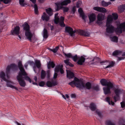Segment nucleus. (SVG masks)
<instances>
[{"label": "nucleus", "mask_w": 125, "mask_h": 125, "mask_svg": "<svg viewBox=\"0 0 125 125\" xmlns=\"http://www.w3.org/2000/svg\"><path fill=\"white\" fill-rule=\"evenodd\" d=\"M125 29V22H124L118 26L115 30V31L117 34H121L123 30Z\"/></svg>", "instance_id": "nucleus-9"}, {"label": "nucleus", "mask_w": 125, "mask_h": 125, "mask_svg": "<svg viewBox=\"0 0 125 125\" xmlns=\"http://www.w3.org/2000/svg\"><path fill=\"white\" fill-rule=\"evenodd\" d=\"M42 18L43 21H48L49 20V17L47 15L46 13L44 12L43 15L42 16Z\"/></svg>", "instance_id": "nucleus-23"}, {"label": "nucleus", "mask_w": 125, "mask_h": 125, "mask_svg": "<svg viewBox=\"0 0 125 125\" xmlns=\"http://www.w3.org/2000/svg\"><path fill=\"white\" fill-rule=\"evenodd\" d=\"M111 40L114 42H117L118 41V37L116 36H114L111 37Z\"/></svg>", "instance_id": "nucleus-36"}, {"label": "nucleus", "mask_w": 125, "mask_h": 125, "mask_svg": "<svg viewBox=\"0 0 125 125\" xmlns=\"http://www.w3.org/2000/svg\"><path fill=\"white\" fill-rule=\"evenodd\" d=\"M25 0H19L20 5L22 6H24L27 5V3L24 2Z\"/></svg>", "instance_id": "nucleus-35"}, {"label": "nucleus", "mask_w": 125, "mask_h": 125, "mask_svg": "<svg viewBox=\"0 0 125 125\" xmlns=\"http://www.w3.org/2000/svg\"><path fill=\"white\" fill-rule=\"evenodd\" d=\"M72 11L73 12V13L74 14L76 11V7L75 6L73 7L72 9Z\"/></svg>", "instance_id": "nucleus-57"}, {"label": "nucleus", "mask_w": 125, "mask_h": 125, "mask_svg": "<svg viewBox=\"0 0 125 125\" xmlns=\"http://www.w3.org/2000/svg\"><path fill=\"white\" fill-rule=\"evenodd\" d=\"M59 48V47L57 46L54 49H51L50 50L51 51L53 52L54 53H56L58 49Z\"/></svg>", "instance_id": "nucleus-43"}, {"label": "nucleus", "mask_w": 125, "mask_h": 125, "mask_svg": "<svg viewBox=\"0 0 125 125\" xmlns=\"http://www.w3.org/2000/svg\"><path fill=\"white\" fill-rule=\"evenodd\" d=\"M106 125H115L114 124L112 123L111 121L110 120H107L105 122Z\"/></svg>", "instance_id": "nucleus-39"}, {"label": "nucleus", "mask_w": 125, "mask_h": 125, "mask_svg": "<svg viewBox=\"0 0 125 125\" xmlns=\"http://www.w3.org/2000/svg\"><path fill=\"white\" fill-rule=\"evenodd\" d=\"M55 66V64L53 62L49 61L47 63V67L48 69H50L51 66L52 68H53Z\"/></svg>", "instance_id": "nucleus-29"}, {"label": "nucleus", "mask_w": 125, "mask_h": 125, "mask_svg": "<svg viewBox=\"0 0 125 125\" xmlns=\"http://www.w3.org/2000/svg\"><path fill=\"white\" fill-rule=\"evenodd\" d=\"M109 64L107 66L105 67L104 68V69H106L108 68H111V67L114 66L115 64V62L113 61H112L109 63Z\"/></svg>", "instance_id": "nucleus-34"}, {"label": "nucleus", "mask_w": 125, "mask_h": 125, "mask_svg": "<svg viewBox=\"0 0 125 125\" xmlns=\"http://www.w3.org/2000/svg\"><path fill=\"white\" fill-rule=\"evenodd\" d=\"M122 51L119 50H116L114 51L112 53V55L113 56H119L122 54L123 57H118V61H120L121 60H123L125 58L124 56L125 55V53H124L122 54Z\"/></svg>", "instance_id": "nucleus-7"}, {"label": "nucleus", "mask_w": 125, "mask_h": 125, "mask_svg": "<svg viewBox=\"0 0 125 125\" xmlns=\"http://www.w3.org/2000/svg\"><path fill=\"white\" fill-rule=\"evenodd\" d=\"M76 32L75 31H73V30L72 31V32L71 34V36H72L73 35V34L74 33H75Z\"/></svg>", "instance_id": "nucleus-59"}, {"label": "nucleus", "mask_w": 125, "mask_h": 125, "mask_svg": "<svg viewBox=\"0 0 125 125\" xmlns=\"http://www.w3.org/2000/svg\"><path fill=\"white\" fill-rule=\"evenodd\" d=\"M32 3L34 4V12L35 14H38V8L37 5L35 4L36 2V0H30Z\"/></svg>", "instance_id": "nucleus-21"}, {"label": "nucleus", "mask_w": 125, "mask_h": 125, "mask_svg": "<svg viewBox=\"0 0 125 125\" xmlns=\"http://www.w3.org/2000/svg\"><path fill=\"white\" fill-rule=\"evenodd\" d=\"M76 96L74 94H71V97L72 98H75L76 97Z\"/></svg>", "instance_id": "nucleus-63"}, {"label": "nucleus", "mask_w": 125, "mask_h": 125, "mask_svg": "<svg viewBox=\"0 0 125 125\" xmlns=\"http://www.w3.org/2000/svg\"><path fill=\"white\" fill-rule=\"evenodd\" d=\"M113 16L111 15L108 16L107 18L106 24H111L113 21Z\"/></svg>", "instance_id": "nucleus-25"}, {"label": "nucleus", "mask_w": 125, "mask_h": 125, "mask_svg": "<svg viewBox=\"0 0 125 125\" xmlns=\"http://www.w3.org/2000/svg\"><path fill=\"white\" fill-rule=\"evenodd\" d=\"M114 92L115 95L114 96L113 98L115 102H116L119 99V95L121 91L120 89H116L115 90Z\"/></svg>", "instance_id": "nucleus-12"}, {"label": "nucleus", "mask_w": 125, "mask_h": 125, "mask_svg": "<svg viewBox=\"0 0 125 125\" xmlns=\"http://www.w3.org/2000/svg\"><path fill=\"white\" fill-rule=\"evenodd\" d=\"M46 75V73L45 71L42 70V71L41 74V79H44Z\"/></svg>", "instance_id": "nucleus-37"}, {"label": "nucleus", "mask_w": 125, "mask_h": 125, "mask_svg": "<svg viewBox=\"0 0 125 125\" xmlns=\"http://www.w3.org/2000/svg\"><path fill=\"white\" fill-rule=\"evenodd\" d=\"M27 63L30 64V65H32L33 64V61H29L27 62Z\"/></svg>", "instance_id": "nucleus-60"}, {"label": "nucleus", "mask_w": 125, "mask_h": 125, "mask_svg": "<svg viewBox=\"0 0 125 125\" xmlns=\"http://www.w3.org/2000/svg\"><path fill=\"white\" fill-rule=\"evenodd\" d=\"M120 104L121 107L122 108H123L125 107V102H124V101L121 102Z\"/></svg>", "instance_id": "nucleus-50"}, {"label": "nucleus", "mask_w": 125, "mask_h": 125, "mask_svg": "<svg viewBox=\"0 0 125 125\" xmlns=\"http://www.w3.org/2000/svg\"><path fill=\"white\" fill-rule=\"evenodd\" d=\"M47 78L48 79H50V72L49 71H48L47 72Z\"/></svg>", "instance_id": "nucleus-51"}, {"label": "nucleus", "mask_w": 125, "mask_h": 125, "mask_svg": "<svg viewBox=\"0 0 125 125\" xmlns=\"http://www.w3.org/2000/svg\"><path fill=\"white\" fill-rule=\"evenodd\" d=\"M78 32L81 35L85 36H88L90 35L89 32L83 30H78Z\"/></svg>", "instance_id": "nucleus-18"}, {"label": "nucleus", "mask_w": 125, "mask_h": 125, "mask_svg": "<svg viewBox=\"0 0 125 125\" xmlns=\"http://www.w3.org/2000/svg\"><path fill=\"white\" fill-rule=\"evenodd\" d=\"M46 13L48 14L49 16H52L53 14L52 11L50 8L46 9Z\"/></svg>", "instance_id": "nucleus-30"}, {"label": "nucleus", "mask_w": 125, "mask_h": 125, "mask_svg": "<svg viewBox=\"0 0 125 125\" xmlns=\"http://www.w3.org/2000/svg\"><path fill=\"white\" fill-rule=\"evenodd\" d=\"M77 88L80 90L82 92H83L86 89H90L92 88L93 86H76Z\"/></svg>", "instance_id": "nucleus-24"}, {"label": "nucleus", "mask_w": 125, "mask_h": 125, "mask_svg": "<svg viewBox=\"0 0 125 125\" xmlns=\"http://www.w3.org/2000/svg\"><path fill=\"white\" fill-rule=\"evenodd\" d=\"M58 85V83L56 81H48L46 83L47 86H54Z\"/></svg>", "instance_id": "nucleus-19"}, {"label": "nucleus", "mask_w": 125, "mask_h": 125, "mask_svg": "<svg viewBox=\"0 0 125 125\" xmlns=\"http://www.w3.org/2000/svg\"><path fill=\"white\" fill-rule=\"evenodd\" d=\"M48 26L50 27L51 30L52 31L53 30V26H52L51 25L49 24Z\"/></svg>", "instance_id": "nucleus-58"}, {"label": "nucleus", "mask_w": 125, "mask_h": 125, "mask_svg": "<svg viewBox=\"0 0 125 125\" xmlns=\"http://www.w3.org/2000/svg\"><path fill=\"white\" fill-rule=\"evenodd\" d=\"M67 72V77L69 79L73 78L74 77V74L73 73L69 70H66Z\"/></svg>", "instance_id": "nucleus-17"}, {"label": "nucleus", "mask_w": 125, "mask_h": 125, "mask_svg": "<svg viewBox=\"0 0 125 125\" xmlns=\"http://www.w3.org/2000/svg\"><path fill=\"white\" fill-rule=\"evenodd\" d=\"M90 108L91 110L93 111H95L96 109V105L93 103H92L90 104Z\"/></svg>", "instance_id": "nucleus-31"}, {"label": "nucleus", "mask_w": 125, "mask_h": 125, "mask_svg": "<svg viewBox=\"0 0 125 125\" xmlns=\"http://www.w3.org/2000/svg\"><path fill=\"white\" fill-rule=\"evenodd\" d=\"M59 24L60 26L62 27H64L65 26V24L64 23L63 21H60Z\"/></svg>", "instance_id": "nucleus-49"}, {"label": "nucleus", "mask_w": 125, "mask_h": 125, "mask_svg": "<svg viewBox=\"0 0 125 125\" xmlns=\"http://www.w3.org/2000/svg\"><path fill=\"white\" fill-rule=\"evenodd\" d=\"M59 21V17L54 18V22L55 24H57Z\"/></svg>", "instance_id": "nucleus-45"}, {"label": "nucleus", "mask_w": 125, "mask_h": 125, "mask_svg": "<svg viewBox=\"0 0 125 125\" xmlns=\"http://www.w3.org/2000/svg\"><path fill=\"white\" fill-rule=\"evenodd\" d=\"M5 74L3 71L0 72V78L5 81H7V80L5 78Z\"/></svg>", "instance_id": "nucleus-27"}, {"label": "nucleus", "mask_w": 125, "mask_h": 125, "mask_svg": "<svg viewBox=\"0 0 125 125\" xmlns=\"http://www.w3.org/2000/svg\"><path fill=\"white\" fill-rule=\"evenodd\" d=\"M35 64L37 67L38 68H40L41 67V64L39 60H37L35 61Z\"/></svg>", "instance_id": "nucleus-38"}, {"label": "nucleus", "mask_w": 125, "mask_h": 125, "mask_svg": "<svg viewBox=\"0 0 125 125\" xmlns=\"http://www.w3.org/2000/svg\"><path fill=\"white\" fill-rule=\"evenodd\" d=\"M71 2L70 0H64L62 2H58L55 3V4L57 6V8H60L63 6H65L70 3Z\"/></svg>", "instance_id": "nucleus-10"}, {"label": "nucleus", "mask_w": 125, "mask_h": 125, "mask_svg": "<svg viewBox=\"0 0 125 125\" xmlns=\"http://www.w3.org/2000/svg\"><path fill=\"white\" fill-rule=\"evenodd\" d=\"M102 5L104 7L107 6L109 4H107V2H105L104 0L102 1L101 2Z\"/></svg>", "instance_id": "nucleus-42"}, {"label": "nucleus", "mask_w": 125, "mask_h": 125, "mask_svg": "<svg viewBox=\"0 0 125 125\" xmlns=\"http://www.w3.org/2000/svg\"><path fill=\"white\" fill-rule=\"evenodd\" d=\"M94 9L97 11L102 12L103 13H105L107 12V10L104 8L103 7H94Z\"/></svg>", "instance_id": "nucleus-15"}, {"label": "nucleus", "mask_w": 125, "mask_h": 125, "mask_svg": "<svg viewBox=\"0 0 125 125\" xmlns=\"http://www.w3.org/2000/svg\"><path fill=\"white\" fill-rule=\"evenodd\" d=\"M100 82L102 85L104 86H115V85L113 83L104 79H101L100 81Z\"/></svg>", "instance_id": "nucleus-8"}, {"label": "nucleus", "mask_w": 125, "mask_h": 125, "mask_svg": "<svg viewBox=\"0 0 125 125\" xmlns=\"http://www.w3.org/2000/svg\"><path fill=\"white\" fill-rule=\"evenodd\" d=\"M78 58L79 57L77 56V55H76L74 56H72L71 58L74 62H75L77 61V60H78Z\"/></svg>", "instance_id": "nucleus-40"}, {"label": "nucleus", "mask_w": 125, "mask_h": 125, "mask_svg": "<svg viewBox=\"0 0 125 125\" xmlns=\"http://www.w3.org/2000/svg\"><path fill=\"white\" fill-rule=\"evenodd\" d=\"M125 9V5H122L118 7V10L120 12H121L123 11Z\"/></svg>", "instance_id": "nucleus-33"}, {"label": "nucleus", "mask_w": 125, "mask_h": 125, "mask_svg": "<svg viewBox=\"0 0 125 125\" xmlns=\"http://www.w3.org/2000/svg\"><path fill=\"white\" fill-rule=\"evenodd\" d=\"M78 12L80 13V17H82V19L85 22H86L85 19L87 18V16L85 15L81 8H80L78 9Z\"/></svg>", "instance_id": "nucleus-16"}, {"label": "nucleus", "mask_w": 125, "mask_h": 125, "mask_svg": "<svg viewBox=\"0 0 125 125\" xmlns=\"http://www.w3.org/2000/svg\"><path fill=\"white\" fill-rule=\"evenodd\" d=\"M61 68L60 67V66L59 65L56 66L55 68V72L58 73L59 71Z\"/></svg>", "instance_id": "nucleus-44"}, {"label": "nucleus", "mask_w": 125, "mask_h": 125, "mask_svg": "<svg viewBox=\"0 0 125 125\" xmlns=\"http://www.w3.org/2000/svg\"><path fill=\"white\" fill-rule=\"evenodd\" d=\"M64 62L67 65H69L71 67H73L74 66L73 64L70 62L69 60L68 59L64 60Z\"/></svg>", "instance_id": "nucleus-32"}, {"label": "nucleus", "mask_w": 125, "mask_h": 125, "mask_svg": "<svg viewBox=\"0 0 125 125\" xmlns=\"http://www.w3.org/2000/svg\"><path fill=\"white\" fill-rule=\"evenodd\" d=\"M10 0H4L3 2L4 3L7 4L10 2Z\"/></svg>", "instance_id": "nucleus-56"}, {"label": "nucleus", "mask_w": 125, "mask_h": 125, "mask_svg": "<svg viewBox=\"0 0 125 125\" xmlns=\"http://www.w3.org/2000/svg\"><path fill=\"white\" fill-rule=\"evenodd\" d=\"M114 86H105L103 89L105 94L106 95L111 93L110 89L113 88Z\"/></svg>", "instance_id": "nucleus-14"}, {"label": "nucleus", "mask_w": 125, "mask_h": 125, "mask_svg": "<svg viewBox=\"0 0 125 125\" xmlns=\"http://www.w3.org/2000/svg\"><path fill=\"white\" fill-rule=\"evenodd\" d=\"M7 86H13V83L10 81H8L7 80Z\"/></svg>", "instance_id": "nucleus-48"}, {"label": "nucleus", "mask_w": 125, "mask_h": 125, "mask_svg": "<svg viewBox=\"0 0 125 125\" xmlns=\"http://www.w3.org/2000/svg\"><path fill=\"white\" fill-rule=\"evenodd\" d=\"M43 35L44 39H47L48 36L47 30L45 29H44L43 31Z\"/></svg>", "instance_id": "nucleus-26"}, {"label": "nucleus", "mask_w": 125, "mask_h": 125, "mask_svg": "<svg viewBox=\"0 0 125 125\" xmlns=\"http://www.w3.org/2000/svg\"><path fill=\"white\" fill-rule=\"evenodd\" d=\"M88 16L90 23L93 22L96 19V16L94 14L92 13Z\"/></svg>", "instance_id": "nucleus-20"}, {"label": "nucleus", "mask_w": 125, "mask_h": 125, "mask_svg": "<svg viewBox=\"0 0 125 125\" xmlns=\"http://www.w3.org/2000/svg\"><path fill=\"white\" fill-rule=\"evenodd\" d=\"M61 73V74H63L64 73V71L62 68H61L60 70Z\"/></svg>", "instance_id": "nucleus-64"}, {"label": "nucleus", "mask_w": 125, "mask_h": 125, "mask_svg": "<svg viewBox=\"0 0 125 125\" xmlns=\"http://www.w3.org/2000/svg\"><path fill=\"white\" fill-rule=\"evenodd\" d=\"M8 87H10L12 89H14L16 90L19 91V90L18 89V88L17 87V86H8Z\"/></svg>", "instance_id": "nucleus-55"}, {"label": "nucleus", "mask_w": 125, "mask_h": 125, "mask_svg": "<svg viewBox=\"0 0 125 125\" xmlns=\"http://www.w3.org/2000/svg\"><path fill=\"white\" fill-rule=\"evenodd\" d=\"M106 32L109 34L113 33L115 31L114 27L111 24H106Z\"/></svg>", "instance_id": "nucleus-11"}, {"label": "nucleus", "mask_w": 125, "mask_h": 125, "mask_svg": "<svg viewBox=\"0 0 125 125\" xmlns=\"http://www.w3.org/2000/svg\"><path fill=\"white\" fill-rule=\"evenodd\" d=\"M64 20V18L62 16H61L60 17V21H63Z\"/></svg>", "instance_id": "nucleus-61"}, {"label": "nucleus", "mask_w": 125, "mask_h": 125, "mask_svg": "<svg viewBox=\"0 0 125 125\" xmlns=\"http://www.w3.org/2000/svg\"><path fill=\"white\" fill-rule=\"evenodd\" d=\"M64 55L67 57L69 58H72V55L71 53H68V54H66L65 53H64Z\"/></svg>", "instance_id": "nucleus-47"}, {"label": "nucleus", "mask_w": 125, "mask_h": 125, "mask_svg": "<svg viewBox=\"0 0 125 125\" xmlns=\"http://www.w3.org/2000/svg\"><path fill=\"white\" fill-rule=\"evenodd\" d=\"M85 56L84 55L81 56L79 57L78 61L77 62V64L80 65H82L84 62L85 60Z\"/></svg>", "instance_id": "nucleus-13"}, {"label": "nucleus", "mask_w": 125, "mask_h": 125, "mask_svg": "<svg viewBox=\"0 0 125 125\" xmlns=\"http://www.w3.org/2000/svg\"><path fill=\"white\" fill-rule=\"evenodd\" d=\"M12 69L14 71H17L18 69L17 65L15 64H12L8 65L6 69V74L7 78H9V74L10 73V69Z\"/></svg>", "instance_id": "nucleus-4"}, {"label": "nucleus", "mask_w": 125, "mask_h": 125, "mask_svg": "<svg viewBox=\"0 0 125 125\" xmlns=\"http://www.w3.org/2000/svg\"><path fill=\"white\" fill-rule=\"evenodd\" d=\"M57 76V74L56 73H55L53 76V78H56Z\"/></svg>", "instance_id": "nucleus-62"}, {"label": "nucleus", "mask_w": 125, "mask_h": 125, "mask_svg": "<svg viewBox=\"0 0 125 125\" xmlns=\"http://www.w3.org/2000/svg\"><path fill=\"white\" fill-rule=\"evenodd\" d=\"M72 30L73 28L70 27L66 26L65 28V32L68 33L70 35Z\"/></svg>", "instance_id": "nucleus-28"}, {"label": "nucleus", "mask_w": 125, "mask_h": 125, "mask_svg": "<svg viewBox=\"0 0 125 125\" xmlns=\"http://www.w3.org/2000/svg\"><path fill=\"white\" fill-rule=\"evenodd\" d=\"M104 14L100 13L97 15L96 23L100 25L103 23V21L105 19Z\"/></svg>", "instance_id": "nucleus-6"}, {"label": "nucleus", "mask_w": 125, "mask_h": 125, "mask_svg": "<svg viewBox=\"0 0 125 125\" xmlns=\"http://www.w3.org/2000/svg\"><path fill=\"white\" fill-rule=\"evenodd\" d=\"M94 89L96 91L99 90V86H93Z\"/></svg>", "instance_id": "nucleus-53"}, {"label": "nucleus", "mask_w": 125, "mask_h": 125, "mask_svg": "<svg viewBox=\"0 0 125 125\" xmlns=\"http://www.w3.org/2000/svg\"><path fill=\"white\" fill-rule=\"evenodd\" d=\"M22 26L23 27V29L25 31V36L26 38L31 41L32 35L30 31L29 25L27 23H25Z\"/></svg>", "instance_id": "nucleus-3"}, {"label": "nucleus", "mask_w": 125, "mask_h": 125, "mask_svg": "<svg viewBox=\"0 0 125 125\" xmlns=\"http://www.w3.org/2000/svg\"><path fill=\"white\" fill-rule=\"evenodd\" d=\"M18 66L20 72H19V74L17 76V79L20 85L21 86H25V83L23 80L24 78L29 81L30 83H32L34 84L37 85L36 83L33 82L31 79L27 76V74L24 68L21 61H20L18 62Z\"/></svg>", "instance_id": "nucleus-1"}, {"label": "nucleus", "mask_w": 125, "mask_h": 125, "mask_svg": "<svg viewBox=\"0 0 125 125\" xmlns=\"http://www.w3.org/2000/svg\"><path fill=\"white\" fill-rule=\"evenodd\" d=\"M113 19L114 20H117L118 18V16L116 14L113 13L112 14Z\"/></svg>", "instance_id": "nucleus-46"}, {"label": "nucleus", "mask_w": 125, "mask_h": 125, "mask_svg": "<svg viewBox=\"0 0 125 125\" xmlns=\"http://www.w3.org/2000/svg\"><path fill=\"white\" fill-rule=\"evenodd\" d=\"M20 28L18 26H16L11 31V34L13 35H16L19 37L20 40L21 39V37L19 35L20 32Z\"/></svg>", "instance_id": "nucleus-5"}, {"label": "nucleus", "mask_w": 125, "mask_h": 125, "mask_svg": "<svg viewBox=\"0 0 125 125\" xmlns=\"http://www.w3.org/2000/svg\"><path fill=\"white\" fill-rule=\"evenodd\" d=\"M96 113L98 116L101 118L103 117V115H102L101 113L98 110H96Z\"/></svg>", "instance_id": "nucleus-41"}, {"label": "nucleus", "mask_w": 125, "mask_h": 125, "mask_svg": "<svg viewBox=\"0 0 125 125\" xmlns=\"http://www.w3.org/2000/svg\"><path fill=\"white\" fill-rule=\"evenodd\" d=\"M45 84V82L44 81H41L39 83L40 86H44Z\"/></svg>", "instance_id": "nucleus-52"}, {"label": "nucleus", "mask_w": 125, "mask_h": 125, "mask_svg": "<svg viewBox=\"0 0 125 125\" xmlns=\"http://www.w3.org/2000/svg\"><path fill=\"white\" fill-rule=\"evenodd\" d=\"M68 84L70 85L74 84L79 85V86H91V83L88 82L86 83L85 86V83L83 79H79L76 77H74V80L69 83Z\"/></svg>", "instance_id": "nucleus-2"}, {"label": "nucleus", "mask_w": 125, "mask_h": 125, "mask_svg": "<svg viewBox=\"0 0 125 125\" xmlns=\"http://www.w3.org/2000/svg\"><path fill=\"white\" fill-rule=\"evenodd\" d=\"M60 7V8H57L56 10L58 11L60 9H61L64 12H67L69 10V8L67 7L62 6Z\"/></svg>", "instance_id": "nucleus-22"}, {"label": "nucleus", "mask_w": 125, "mask_h": 125, "mask_svg": "<svg viewBox=\"0 0 125 125\" xmlns=\"http://www.w3.org/2000/svg\"><path fill=\"white\" fill-rule=\"evenodd\" d=\"M106 101L109 104H110V98L109 97H106L105 98Z\"/></svg>", "instance_id": "nucleus-54"}]
</instances>
